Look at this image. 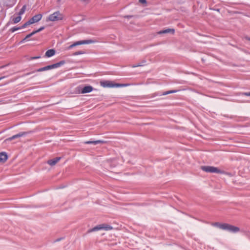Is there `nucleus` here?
<instances>
[{"instance_id":"f257e3e1","label":"nucleus","mask_w":250,"mask_h":250,"mask_svg":"<svg viewBox=\"0 0 250 250\" xmlns=\"http://www.w3.org/2000/svg\"><path fill=\"white\" fill-rule=\"evenodd\" d=\"M214 227H217L223 230H227L230 232H236L239 231V228L226 223H214L212 224Z\"/></svg>"},{"instance_id":"f03ea898","label":"nucleus","mask_w":250,"mask_h":250,"mask_svg":"<svg viewBox=\"0 0 250 250\" xmlns=\"http://www.w3.org/2000/svg\"><path fill=\"white\" fill-rule=\"evenodd\" d=\"M100 85L104 87H121L129 85L128 84L116 83L110 81H103L100 82Z\"/></svg>"},{"instance_id":"7ed1b4c3","label":"nucleus","mask_w":250,"mask_h":250,"mask_svg":"<svg viewBox=\"0 0 250 250\" xmlns=\"http://www.w3.org/2000/svg\"><path fill=\"white\" fill-rule=\"evenodd\" d=\"M64 15L60 11H56L49 15L46 19L47 21H57L63 19Z\"/></svg>"},{"instance_id":"20e7f679","label":"nucleus","mask_w":250,"mask_h":250,"mask_svg":"<svg viewBox=\"0 0 250 250\" xmlns=\"http://www.w3.org/2000/svg\"><path fill=\"white\" fill-rule=\"evenodd\" d=\"M113 229V227L107 224H102L99 225H97L92 229L88 230V232H91L93 231H98L100 230H104L106 231L110 230Z\"/></svg>"},{"instance_id":"39448f33","label":"nucleus","mask_w":250,"mask_h":250,"mask_svg":"<svg viewBox=\"0 0 250 250\" xmlns=\"http://www.w3.org/2000/svg\"><path fill=\"white\" fill-rule=\"evenodd\" d=\"M201 169L206 172L209 173H223L224 171L218 169L216 167L208 166H201Z\"/></svg>"},{"instance_id":"423d86ee","label":"nucleus","mask_w":250,"mask_h":250,"mask_svg":"<svg viewBox=\"0 0 250 250\" xmlns=\"http://www.w3.org/2000/svg\"><path fill=\"white\" fill-rule=\"evenodd\" d=\"M42 15L41 14H37L33 16L30 20H29L27 22H25L24 24L22 25V28H25L28 25H29L31 24H33L35 22H37L40 21L42 18Z\"/></svg>"},{"instance_id":"0eeeda50","label":"nucleus","mask_w":250,"mask_h":250,"mask_svg":"<svg viewBox=\"0 0 250 250\" xmlns=\"http://www.w3.org/2000/svg\"><path fill=\"white\" fill-rule=\"evenodd\" d=\"M97 42L96 41L92 40H83V41H77V42H75L73 44H72L69 47H68V49H70L72 48L73 47L76 46L77 45L94 43H95Z\"/></svg>"},{"instance_id":"6e6552de","label":"nucleus","mask_w":250,"mask_h":250,"mask_svg":"<svg viewBox=\"0 0 250 250\" xmlns=\"http://www.w3.org/2000/svg\"><path fill=\"white\" fill-rule=\"evenodd\" d=\"M44 28V27L43 26H42L41 27V28H40L39 29L37 30H35V31H33L31 33L27 35L24 39H23L22 41H21V42H25V41H26L28 38H29L30 37H31V36H32L33 35H34V34L42 31V30H43Z\"/></svg>"},{"instance_id":"1a4fd4ad","label":"nucleus","mask_w":250,"mask_h":250,"mask_svg":"<svg viewBox=\"0 0 250 250\" xmlns=\"http://www.w3.org/2000/svg\"><path fill=\"white\" fill-rule=\"evenodd\" d=\"M26 134H27V133L25 132H20L19 133H18V134H17L16 135H13V136H11V137H9V138L6 139L5 140V141H12L13 139H17V138L22 137L24 135H26Z\"/></svg>"},{"instance_id":"9d476101","label":"nucleus","mask_w":250,"mask_h":250,"mask_svg":"<svg viewBox=\"0 0 250 250\" xmlns=\"http://www.w3.org/2000/svg\"><path fill=\"white\" fill-rule=\"evenodd\" d=\"M93 89L92 86L88 85L84 86L81 90V93L82 94L89 93L91 92Z\"/></svg>"},{"instance_id":"9b49d317","label":"nucleus","mask_w":250,"mask_h":250,"mask_svg":"<svg viewBox=\"0 0 250 250\" xmlns=\"http://www.w3.org/2000/svg\"><path fill=\"white\" fill-rule=\"evenodd\" d=\"M54 68H55V66L54 64L50 65H47L46 66L39 68V69H38L37 70V71L41 72V71L48 70L54 69Z\"/></svg>"},{"instance_id":"f8f14e48","label":"nucleus","mask_w":250,"mask_h":250,"mask_svg":"<svg viewBox=\"0 0 250 250\" xmlns=\"http://www.w3.org/2000/svg\"><path fill=\"white\" fill-rule=\"evenodd\" d=\"M61 159L60 157H56L53 159L49 160L47 161V164L51 166L55 165Z\"/></svg>"},{"instance_id":"ddd939ff","label":"nucleus","mask_w":250,"mask_h":250,"mask_svg":"<svg viewBox=\"0 0 250 250\" xmlns=\"http://www.w3.org/2000/svg\"><path fill=\"white\" fill-rule=\"evenodd\" d=\"M171 33L172 34H174L175 33V30L174 29H170L168 28L165 30L160 31L158 32V34H166V33Z\"/></svg>"},{"instance_id":"4468645a","label":"nucleus","mask_w":250,"mask_h":250,"mask_svg":"<svg viewBox=\"0 0 250 250\" xmlns=\"http://www.w3.org/2000/svg\"><path fill=\"white\" fill-rule=\"evenodd\" d=\"M55 54V50L53 49H49L45 52V56L49 58L54 56Z\"/></svg>"},{"instance_id":"2eb2a0df","label":"nucleus","mask_w":250,"mask_h":250,"mask_svg":"<svg viewBox=\"0 0 250 250\" xmlns=\"http://www.w3.org/2000/svg\"><path fill=\"white\" fill-rule=\"evenodd\" d=\"M7 159V155L5 152L0 153V162L4 163Z\"/></svg>"},{"instance_id":"dca6fc26","label":"nucleus","mask_w":250,"mask_h":250,"mask_svg":"<svg viewBox=\"0 0 250 250\" xmlns=\"http://www.w3.org/2000/svg\"><path fill=\"white\" fill-rule=\"evenodd\" d=\"M105 142L103 140H97L94 141H86L84 143L86 144H94L97 145L101 143H104Z\"/></svg>"},{"instance_id":"f3484780","label":"nucleus","mask_w":250,"mask_h":250,"mask_svg":"<svg viewBox=\"0 0 250 250\" xmlns=\"http://www.w3.org/2000/svg\"><path fill=\"white\" fill-rule=\"evenodd\" d=\"M21 17L20 15L13 19V22L14 23H17L21 21Z\"/></svg>"},{"instance_id":"a211bd4d","label":"nucleus","mask_w":250,"mask_h":250,"mask_svg":"<svg viewBox=\"0 0 250 250\" xmlns=\"http://www.w3.org/2000/svg\"><path fill=\"white\" fill-rule=\"evenodd\" d=\"M65 63V62L64 61H62L58 63H55L54 65L55 66V68L63 65Z\"/></svg>"},{"instance_id":"6ab92c4d","label":"nucleus","mask_w":250,"mask_h":250,"mask_svg":"<svg viewBox=\"0 0 250 250\" xmlns=\"http://www.w3.org/2000/svg\"><path fill=\"white\" fill-rule=\"evenodd\" d=\"M25 9H26V6L24 5L21 8L20 11L19 12V15L21 16V15H22L24 13Z\"/></svg>"},{"instance_id":"aec40b11","label":"nucleus","mask_w":250,"mask_h":250,"mask_svg":"<svg viewBox=\"0 0 250 250\" xmlns=\"http://www.w3.org/2000/svg\"><path fill=\"white\" fill-rule=\"evenodd\" d=\"M177 91H178V90H169V91L165 92V93H163V95H167V94H171V93H176Z\"/></svg>"},{"instance_id":"412c9836","label":"nucleus","mask_w":250,"mask_h":250,"mask_svg":"<svg viewBox=\"0 0 250 250\" xmlns=\"http://www.w3.org/2000/svg\"><path fill=\"white\" fill-rule=\"evenodd\" d=\"M177 91H178V90H169V91L165 92V93H163V95H167V94H171V93H176Z\"/></svg>"},{"instance_id":"4be33fe9","label":"nucleus","mask_w":250,"mask_h":250,"mask_svg":"<svg viewBox=\"0 0 250 250\" xmlns=\"http://www.w3.org/2000/svg\"><path fill=\"white\" fill-rule=\"evenodd\" d=\"M23 28L22 27V26L21 27H12L10 29V31L12 32H14L15 31L19 30V29H22Z\"/></svg>"},{"instance_id":"5701e85b","label":"nucleus","mask_w":250,"mask_h":250,"mask_svg":"<svg viewBox=\"0 0 250 250\" xmlns=\"http://www.w3.org/2000/svg\"><path fill=\"white\" fill-rule=\"evenodd\" d=\"M84 53V52L80 51H77V52H75L73 54V55H75V56H77V55L83 54Z\"/></svg>"},{"instance_id":"b1692460","label":"nucleus","mask_w":250,"mask_h":250,"mask_svg":"<svg viewBox=\"0 0 250 250\" xmlns=\"http://www.w3.org/2000/svg\"><path fill=\"white\" fill-rule=\"evenodd\" d=\"M139 2L142 4H146V0H139Z\"/></svg>"},{"instance_id":"393cba45","label":"nucleus","mask_w":250,"mask_h":250,"mask_svg":"<svg viewBox=\"0 0 250 250\" xmlns=\"http://www.w3.org/2000/svg\"><path fill=\"white\" fill-rule=\"evenodd\" d=\"M40 58V56L31 57L30 60L37 59Z\"/></svg>"},{"instance_id":"a878e982","label":"nucleus","mask_w":250,"mask_h":250,"mask_svg":"<svg viewBox=\"0 0 250 250\" xmlns=\"http://www.w3.org/2000/svg\"><path fill=\"white\" fill-rule=\"evenodd\" d=\"M143 65V64H136V65H133L132 67H138V66H142Z\"/></svg>"},{"instance_id":"bb28decb","label":"nucleus","mask_w":250,"mask_h":250,"mask_svg":"<svg viewBox=\"0 0 250 250\" xmlns=\"http://www.w3.org/2000/svg\"><path fill=\"white\" fill-rule=\"evenodd\" d=\"M243 95L247 96H250V92L244 93H243Z\"/></svg>"},{"instance_id":"cd10ccee","label":"nucleus","mask_w":250,"mask_h":250,"mask_svg":"<svg viewBox=\"0 0 250 250\" xmlns=\"http://www.w3.org/2000/svg\"><path fill=\"white\" fill-rule=\"evenodd\" d=\"M4 78V77H0V81Z\"/></svg>"}]
</instances>
